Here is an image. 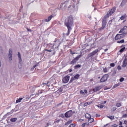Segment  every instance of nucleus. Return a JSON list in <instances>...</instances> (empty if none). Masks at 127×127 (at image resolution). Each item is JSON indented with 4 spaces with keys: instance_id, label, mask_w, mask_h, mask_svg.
<instances>
[{
    "instance_id": "72a5a7b5",
    "label": "nucleus",
    "mask_w": 127,
    "mask_h": 127,
    "mask_svg": "<svg viewBox=\"0 0 127 127\" xmlns=\"http://www.w3.org/2000/svg\"><path fill=\"white\" fill-rule=\"evenodd\" d=\"M75 126L74 124H72L70 125L69 127H75Z\"/></svg>"
},
{
    "instance_id": "603ef678",
    "label": "nucleus",
    "mask_w": 127,
    "mask_h": 127,
    "mask_svg": "<svg viewBox=\"0 0 127 127\" xmlns=\"http://www.w3.org/2000/svg\"><path fill=\"white\" fill-rule=\"evenodd\" d=\"M1 63H0V67H1Z\"/></svg>"
},
{
    "instance_id": "c756f323",
    "label": "nucleus",
    "mask_w": 127,
    "mask_h": 127,
    "mask_svg": "<svg viewBox=\"0 0 127 127\" xmlns=\"http://www.w3.org/2000/svg\"><path fill=\"white\" fill-rule=\"evenodd\" d=\"M121 105L122 104H121V103H118L116 104V106L118 108L120 107Z\"/></svg>"
},
{
    "instance_id": "bb28decb",
    "label": "nucleus",
    "mask_w": 127,
    "mask_h": 127,
    "mask_svg": "<svg viewBox=\"0 0 127 127\" xmlns=\"http://www.w3.org/2000/svg\"><path fill=\"white\" fill-rule=\"evenodd\" d=\"M107 118H108L109 119H111V120H114L115 119V116H112L111 117H107Z\"/></svg>"
},
{
    "instance_id": "20e7f679",
    "label": "nucleus",
    "mask_w": 127,
    "mask_h": 127,
    "mask_svg": "<svg viewBox=\"0 0 127 127\" xmlns=\"http://www.w3.org/2000/svg\"><path fill=\"white\" fill-rule=\"evenodd\" d=\"M108 75L107 74L104 75L102 76L101 78V79H100V82H104L105 81H107L108 80Z\"/></svg>"
},
{
    "instance_id": "de8ad7c7",
    "label": "nucleus",
    "mask_w": 127,
    "mask_h": 127,
    "mask_svg": "<svg viewBox=\"0 0 127 127\" xmlns=\"http://www.w3.org/2000/svg\"><path fill=\"white\" fill-rule=\"evenodd\" d=\"M125 125H127V121H125Z\"/></svg>"
},
{
    "instance_id": "4be33fe9",
    "label": "nucleus",
    "mask_w": 127,
    "mask_h": 127,
    "mask_svg": "<svg viewBox=\"0 0 127 127\" xmlns=\"http://www.w3.org/2000/svg\"><path fill=\"white\" fill-rule=\"evenodd\" d=\"M72 122V120H70V121H68L67 123H66L65 124V126H67L68 125H69V124H71Z\"/></svg>"
},
{
    "instance_id": "7c9ffc66",
    "label": "nucleus",
    "mask_w": 127,
    "mask_h": 127,
    "mask_svg": "<svg viewBox=\"0 0 127 127\" xmlns=\"http://www.w3.org/2000/svg\"><path fill=\"white\" fill-rule=\"evenodd\" d=\"M125 80V78L124 77H121L120 78V79L119 80V81H120V82H122L123 81H124Z\"/></svg>"
},
{
    "instance_id": "6ab92c4d",
    "label": "nucleus",
    "mask_w": 127,
    "mask_h": 127,
    "mask_svg": "<svg viewBox=\"0 0 127 127\" xmlns=\"http://www.w3.org/2000/svg\"><path fill=\"white\" fill-rule=\"evenodd\" d=\"M94 120L93 118H90V119H88V122L89 123H92V122H94Z\"/></svg>"
},
{
    "instance_id": "0eeeda50",
    "label": "nucleus",
    "mask_w": 127,
    "mask_h": 127,
    "mask_svg": "<svg viewBox=\"0 0 127 127\" xmlns=\"http://www.w3.org/2000/svg\"><path fill=\"white\" fill-rule=\"evenodd\" d=\"M8 59L9 61L12 60V51L11 49L9 50Z\"/></svg>"
},
{
    "instance_id": "ea45409f",
    "label": "nucleus",
    "mask_w": 127,
    "mask_h": 127,
    "mask_svg": "<svg viewBox=\"0 0 127 127\" xmlns=\"http://www.w3.org/2000/svg\"><path fill=\"white\" fill-rule=\"evenodd\" d=\"M112 127H117L118 125L117 124H114L113 125H112Z\"/></svg>"
},
{
    "instance_id": "8fccbe9b",
    "label": "nucleus",
    "mask_w": 127,
    "mask_h": 127,
    "mask_svg": "<svg viewBox=\"0 0 127 127\" xmlns=\"http://www.w3.org/2000/svg\"><path fill=\"white\" fill-rule=\"evenodd\" d=\"M57 123H59L60 122V120L57 121Z\"/></svg>"
},
{
    "instance_id": "58836bf2",
    "label": "nucleus",
    "mask_w": 127,
    "mask_h": 127,
    "mask_svg": "<svg viewBox=\"0 0 127 127\" xmlns=\"http://www.w3.org/2000/svg\"><path fill=\"white\" fill-rule=\"evenodd\" d=\"M112 111H115L117 110V108H116L115 107H113V108H112Z\"/></svg>"
},
{
    "instance_id": "09e8293b",
    "label": "nucleus",
    "mask_w": 127,
    "mask_h": 127,
    "mask_svg": "<svg viewBox=\"0 0 127 127\" xmlns=\"http://www.w3.org/2000/svg\"><path fill=\"white\" fill-rule=\"evenodd\" d=\"M48 52H52V50H47Z\"/></svg>"
},
{
    "instance_id": "c03bdc74",
    "label": "nucleus",
    "mask_w": 127,
    "mask_h": 127,
    "mask_svg": "<svg viewBox=\"0 0 127 127\" xmlns=\"http://www.w3.org/2000/svg\"><path fill=\"white\" fill-rule=\"evenodd\" d=\"M106 101H104V103H102L101 104L103 105V104H105L106 103Z\"/></svg>"
},
{
    "instance_id": "6e6d98bb",
    "label": "nucleus",
    "mask_w": 127,
    "mask_h": 127,
    "mask_svg": "<svg viewBox=\"0 0 127 127\" xmlns=\"http://www.w3.org/2000/svg\"><path fill=\"white\" fill-rule=\"evenodd\" d=\"M119 127H123V126H119Z\"/></svg>"
},
{
    "instance_id": "4d7b16f0",
    "label": "nucleus",
    "mask_w": 127,
    "mask_h": 127,
    "mask_svg": "<svg viewBox=\"0 0 127 127\" xmlns=\"http://www.w3.org/2000/svg\"><path fill=\"white\" fill-rule=\"evenodd\" d=\"M0 63H1V61L0 60Z\"/></svg>"
},
{
    "instance_id": "f8f14e48",
    "label": "nucleus",
    "mask_w": 127,
    "mask_h": 127,
    "mask_svg": "<svg viewBox=\"0 0 127 127\" xmlns=\"http://www.w3.org/2000/svg\"><path fill=\"white\" fill-rule=\"evenodd\" d=\"M102 88V86H97L95 88H94L93 89L94 92H97L98 91H99L100 90H101Z\"/></svg>"
},
{
    "instance_id": "aec40b11",
    "label": "nucleus",
    "mask_w": 127,
    "mask_h": 127,
    "mask_svg": "<svg viewBox=\"0 0 127 127\" xmlns=\"http://www.w3.org/2000/svg\"><path fill=\"white\" fill-rule=\"evenodd\" d=\"M23 100V98H20L19 99L16 100V103H18L21 102V101Z\"/></svg>"
},
{
    "instance_id": "393cba45",
    "label": "nucleus",
    "mask_w": 127,
    "mask_h": 127,
    "mask_svg": "<svg viewBox=\"0 0 127 127\" xmlns=\"http://www.w3.org/2000/svg\"><path fill=\"white\" fill-rule=\"evenodd\" d=\"M11 122H15L17 121L16 118H13L12 119H10Z\"/></svg>"
},
{
    "instance_id": "f3484780",
    "label": "nucleus",
    "mask_w": 127,
    "mask_h": 127,
    "mask_svg": "<svg viewBox=\"0 0 127 127\" xmlns=\"http://www.w3.org/2000/svg\"><path fill=\"white\" fill-rule=\"evenodd\" d=\"M85 118H86V119H91V115L89 114H88V113H86V114H85Z\"/></svg>"
},
{
    "instance_id": "2f4dec72",
    "label": "nucleus",
    "mask_w": 127,
    "mask_h": 127,
    "mask_svg": "<svg viewBox=\"0 0 127 127\" xmlns=\"http://www.w3.org/2000/svg\"><path fill=\"white\" fill-rule=\"evenodd\" d=\"M118 86H120V83L116 84L114 85V88H117Z\"/></svg>"
},
{
    "instance_id": "c9c22d12",
    "label": "nucleus",
    "mask_w": 127,
    "mask_h": 127,
    "mask_svg": "<svg viewBox=\"0 0 127 127\" xmlns=\"http://www.w3.org/2000/svg\"><path fill=\"white\" fill-rule=\"evenodd\" d=\"M122 69V67L120 65L118 66V70H120Z\"/></svg>"
},
{
    "instance_id": "412c9836",
    "label": "nucleus",
    "mask_w": 127,
    "mask_h": 127,
    "mask_svg": "<svg viewBox=\"0 0 127 127\" xmlns=\"http://www.w3.org/2000/svg\"><path fill=\"white\" fill-rule=\"evenodd\" d=\"M127 18V15H125L121 17V20H125Z\"/></svg>"
},
{
    "instance_id": "b1692460",
    "label": "nucleus",
    "mask_w": 127,
    "mask_h": 127,
    "mask_svg": "<svg viewBox=\"0 0 127 127\" xmlns=\"http://www.w3.org/2000/svg\"><path fill=\"white\" fill-rule=\"evenodd\" d=\"M97 107H98V108H104V105H103V104H100V105L99 106V105H97Z\"/></svg>"
},
{
    "instance_id": "a18cd8bd",
    "label": "nucleus",
    "mask_w": 127,
    "mask_h": 127,
    "mask_svg": "<svg viewBox=\"0 0 127 127\" xmlns=\"http://www.w3.org/2000/svg\"><path fill=\"white\" fill-rule=\"evenodd\" d=\"M108 50V49H105L104 50V51H105V52H107Z\"/></svg>"
},
{
    "instance_id": "ddd939ff",
    "label": "nucleus",
    "mask_w": 127,
    "mask_h": 127,
    "mask_svg": "<svg viewBox=\"0 0 127 127\" xmlns=\"http://www.w3.org/2000/svg\"><path fill=\"white\" fill-rule=\"evenodd\" d=\"M99 52V50L98 49H96L95 51H93V52L89 54V56H94L95 54L97 53V52Z\"/></svg>"
},
{
    "instance_id": "1a4fd4ad",
    "label": "nucleus",
    "mask_w": 127,
    "mask_h": 127,
    "mask_svg": "<svg viewBox=\"0 0 127 127\" xmlns=\"http://www.w3.org/2000/svg\"><path fill=\"white\" fill-rule=\"evenodd\" d=\"M72 115V111H69L68 112H67V113L65 114V117L66 118H69L70 117H71Z\"/></svg>"
},
{
    "instance_id": "5fc2aeb1",
    "label": "nucleus",
    "mask_w": 127,
    "mask_h": 127,
    "mask_svg": "<svg viewBox=\"0 0 127 127\" xmlns=\"http://www.w3.org/2000/svg\"><path fill=\"white\" fill-rule=\"evenodd\" d=\"M49 82H48V83H47V85H48V84H49Z\"/></svg>"
},
{
    "instance_id": "cd10ccee",
    "label": "nucleus",
    "mask_w": 127,
    "mask_h": 127,
    "mask_svg": "<svg viewBox=\"0 0 127 127\" xmlns=\"http://www.w3.org/2000/svg\"><path fill=\"white\" fill-rule=\"evenodd\" d=\"M125 50V47H123L122 49L120 50V51H119V52L120 53L124 52Z\"/></svg>"
},
{
    "instance_id": "2eb2a0df",
    "label": "nucleus",
    "mask_w": 127,
    "mask_h": 127,
    "mask_svg": "<svg viewBox=\"0 0 127 127\" xmlns=\"http://www.w3.org/2000/svg\"><path fill=\"white\" fill-rule=\"evenodd\" d=\"M53 15H50L49 18L45 19V22H49L50 21L52 18H53Z\"/></svg>"
},
{
    "instance_id": "f03ea898",
    "label": "nucleus",
    "mask_w": 127,
    "mask_h": 127,
    "mask_svg": "<svg viewBox=\"0 0 127 127\" xmlns=\"http://www.w3.org/2000/svg\"><path fill=\"white\" fill-rule=\"evenodd\" d=\"M119 33H122L123 34L126 35L127 34V26H125L123 29H121Z\"/></svg>"
},
{
    "instance_id": "4c0bfd02",
    "label": "nucleus",
    "mask_w": 127,
    "mask_h": 127,
    "mask_svg": "<svg viewBox=\"0 0 127 127\" xmlns=\"http://www.w3.org/2000/svg\"><path fill=\"white\" fill-rule=\"evenodd\" d=\"M110 65H111V67H114V66H115V64H114V63L111 64Z\"/></svg>"
},
{
    "instance_id": "79ce46f5",
    "label": "nucleus",
    "mask_w": 127,
    "mask_h": 127,
    "mask_svg": "<svg viewBox=\"0 0 127 127\" xmlns=\"http://www.w3.org/2000/svg\"><path fill=\"white\" fill-rule=\"evenodd\" d=\"M85 125H86L85 123H84V124H82V127H85Z\"/></svg>"
},
{
    "instance_id": "3c124183",
    "label": "nucleus",
    "mask_w": 127,
    "mask_h": 127,
    "mask_svg": "<svg viewBox=\"0 0 127 127\" xmlns=\"http://www.w3.org/2000/svg\"><path fill=\"white\" fill-rule=\"evenodd\" d=\"M64 117V115H62V117Z\"/></svg>"
},
{
    "instance_id": "37998d69",
    "label": "nucleus",
    "mask_w": 127,
    "mask_h": 127,
    "mask_svg": "<svg viewBox=\"0 0 127 127\" xmlns=\"http://www.w3.org/2000/svg\"><path fill=\"white\" fill-rule=\"evenodd\" d=\"M72 7H73V8H74V10H76V8H75V5H73Z\"/></svg>"
},
{
    "instance_id": "a19ab883",
    "label": "nucleus",
    "mask_w": 127,
    "mask_h": 127,
    "mask_svg": "<svg viewBox=\"0 0 127 127\" xmlns=\"http://www.w3.org/2000/svg\"><path fill=\"white\" fill-rule=\"evenodd\" d=\"M119 126H123V123L122 122H119Z\"/></svg>"
},
{
    "instance_id": "7ed1b4c3",
    "label": "nucleus",
    "mask_w": 127,
    "mask_h": 127,
    "mask_svg": "<svg viewBox=\"0 0 127 127\" xmlns=\"http://www.w3.org/2000/svg\"><path fill=\"white\" fill-rule=\"evenodd\" d=\"M115 10H116V8L115 7L112 8L111 11H109V12H107V17L110 16L111 15H112L113 13L115 12Z\"/></svg>"
},
{
    "instance_id": "dca6fc26",
    "label": "nucleus",
    "mask_w": 127,
    "mask_h": 127,
    "mask_svg": "<svg viewBox=\"0 0 127 127\" xmlns=\"http://www.w3.org/2000/svg\"><path fill=\"white\" fill-rule=\"evenodd\" d=\"M107 22L106 20H103L102 21V28L104 29L106 25Z\"/></svg>"
},
{
    "instance_id": "473e14b6",
    "label": "nucleus",
    "mask_w": 127,
    "mask_h": 127,
    "mask_svg": "<svg viewBox=\"0 0 127 127\" xmlns=\"http://www.w3.org/2000/svg\"><path fill=\"white\" fill-rule=\"evenodd\" d=\"M104 72H105V73L108 72V68H104Z\"/></svg>"
},
{
    "instance_id": "a878e982",
    "label": "nucleus",
    "mask_w": 127,
    "mask_h": 127,
    "mask_svg": "<svg viewBox=\"0 0 127 127\" xmlns=\"http://www.w3.org/2000/svg\"><path fill=\"white\" fill-rule=\"evenodd\" d=\"M62 88H60L58 91H57V93H61L63 92Z\"/></svg>"
},
{
    "instance_id": "a211bd4d",
    "label": "nucleus",
    "mask_w": 127,
    "mask_h": 127,
    "mask_svg": "<svg viewBox=\"0 0 127 127\" xmlns=\"http://www.w3.org/2000/svg\"><path fill=\"white\" fill-rule=\"evenodd\" d=\"M92 101L86 102V103H84V106H86L90 105L91 104H92Z\"/></svg>"
},
{
    "instance_id": "f257e3e1",
    "label": "nucleus",
    "mask_w": 127,
    "mask_h": 127,
    "mask_svg": "<svg viewBox=\"0 0 127 127\" xmlns=\"http://www.w3.org/2000/svg\"><path fill=\"white\" fill-rule=\"evenodd\" d=\"M73 20V18H72V17H67V18L65 19V25L67 27L68 32L71 30Z\"/></svg>"
},
{
    "instance_id": "423d86ee",
    "label": "nucleus",
    "mask_w": 127,
    "mask_h": 127,
    "mask_svg": "<svg viewBox=\"0 0 127 127\" xmlns=\"http://www.w3.org/2000/svg\"><path fill=\"white\" fill-rule=\"evenodd\" d=\"M124 35L122 34H118L116 35V37H115V40H119L121 39H122V38H124Z\"/></svg>"
},
{
    "instance_id": "864d4df0",
    "label": "nucleus",
    "mask_w": 127,
    "mask_h": 127,
    "mask_svg": "<svg viewBox=\"0 0 127 127\" xmlns=\"http://www.w3.org/2000/svg\"><path fill=\"white\" fill-rule=\"evenodd\" d=\"M35 67H36V65H34V68H35Z\"/></svg>"
},
{
    "instance_id": "e433bc0d",
    "label": "nucleus",
    "mask_w": 127,
    "mask_h": 127,
    "mask_svg": "<svg viewBox=\"0 0 127 127\" xmlns=\"http://www.w3.org/2000/svg\"><path fill=\"white\" fill-rule=\"evenodd\" d=\"M127 117V114H125L123 116V118H126Z\"/></svg>"
},
{
    "instance_id": "49530a36",
    "label": "nucleus",
    "mask_w": 127,
    "mask_h": 127,
    "mask_svg": "<svg viewBox=\"0 0 127 127\" xmlns=\"http://www.w3.org/2000/svg\"><path fill=\"white\" fill-rule=\"evenodd\" d=\"M113 22V21L112 20H110L109 21V23L111 24Z\"/></svg>"
},
{
    "instance_id": "5701e85b",
    "label": "nucleus",
    "mask_w": 127,
    "mask_h": 127,
    "mask_svg": "<svg viewBox=\"0 0 127 127\" xmlns=\"http://www.w3.org/2000/svg\"><path fill=\"white\" fill-rule=\"evenodd\" d=\"M18 57L19 58V60L20 61H22L21 57V55L20 53H18Z\"/></svg>"
},
{
    "instance_id": "c85d7f7f",
    "label": "nucleus",
    "mask_w": 127,
    "mask_h": 127,
    "mask_svg": "<svg viewBox=\"0 0 127 127\" xmlns=\"http://www.w3.org/2000/svg\"><path fill=\"white\" fill-rule=\"evenodd\" d=\"M125 43V40H121L120 41H118V43H121V44H122V43Z\"/></svg>"
},
{
    "instance_id": "39448f33",
    "label": "nucleus",
    "mask_w": 127,
    "mask_h": 127,
    "mask_svg": "<svg viewBox=\"0 0 127 127\" xmlns=\"http://www.w3.org/2000/svg\"><path fill=\"white\" fill-rule=\"evenodd\" d=\"M70 76H66L63 78V82L64 83H67L69 80Z\"/></svg>"
},
{
    "instance_id": "13d9d810",
    "label": "nucleus",
    "mask_w": 127,
    "mask_h": 127,
    "mask_svg": "<svg viewBox=\"0 0 127 127\" xmlns=\"http://www.w3.org/2000/svg\"><path fill=\"white\" fill-rule=\"evenodd\" d=\"M126 127H127V126H126Z\"/></svg>"
},
{
    "instance_id": "9d476101",
    "label": "nucleus",
    "mask_w": 127,
    "mask_h": 127,
    "mask_svg": "<svg viewBox=\"0 0 127 127\" xmlns=\"http://www.w3.org/2000/svg\"><path fill=\"white\" fill-rule=\"evenodd\" d=\"M80 58V56H77L74 60H73L70 63V64H74L76 63V61Z\"/></svg>"
},
{
    "instance_id": "9b49d317",
    "label": "nucleus",
    "mask_w": 127,
    "mask_h": 127,
    "mask_svg": "<svg viewBox=\"0 0 127 127\" xmlns=\"http://www.w3.org/2000/svg\"><path fill=\"white\" fill-rule=\"evenodd\" d=\"M122 66L123 67H125L127 66V56H126L125 61H123Z\"/></svg>"
},
{
    "instance_id": "f704fd0d",
    "label": "nucleus",
    "mask_w": 127,
    "mask_h": 127,
    "mask_svg": "<svg viewBox=\"0 0 127 127\" xmlns=\"http://www.w3.org/2000/svg\"><path fill=\"white\" fill-rule=\"evenodd\" d=\"M81 67V65L78 64L75 66V68H80Z\"/></svg>"
},
{
    "instance_id": "6e6552de",
    "label": "nucleus",
    "mask_w": 127,
    "mask_h": 127,
    "mask_svg": "<svg viewBox=\"0 0 127 127\" xmlns=\"http://www.w3.org/2000/svg\"><path fill=\"white\" fill-rule=\"evenodd\" d=\"M80 77L79 74H76L74 77H72L71 79H70V83H71L76 79H78V78Z\"/></svg>"
},
{
    "instance_id": "4468645a",
    "label": "nucleus",
    "mask_w": 127,
    "mask_h": 127,
    "mask_svg": "<svg viewBox=\"0 0 127 127\" xmlns=\"http://www.w3.org/2000/svg\"><path fill=\"white\" fill-rule=\"evenodd\" d=\"M80 93H81V95L84 96L87 94V90H81L80 91Z\"/></svg>"
}]
</instances>
